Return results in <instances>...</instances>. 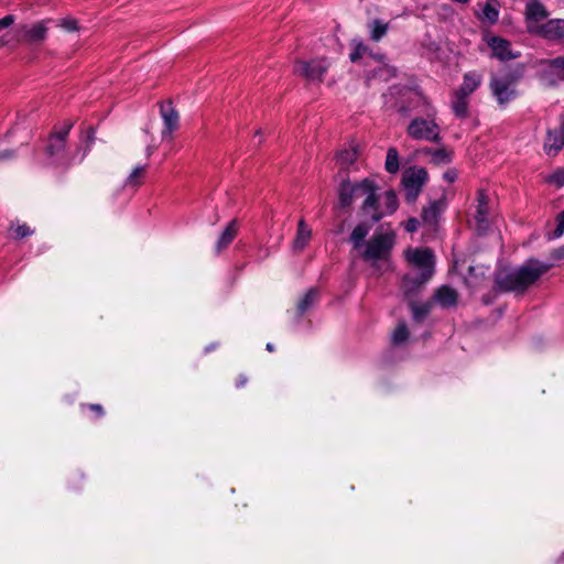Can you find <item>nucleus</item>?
Returning <instances> with one entry per match:
<instances>
[{"label":"nucleus","instance_id":"nucleus-1","mask_svg":"<svg viewBox=\"0 0 564 564\" xmlns=\"http://www.w3.org/2000/svg\"><path fill=\"white\" fill-rule=\"evenodd\" d=\"M550 269L551 264L530 258L520 267L499 269L495 283L500 291L524 293Z\"/></svg>","mask_w":564,"mask_h":564},{"label":"nucleus","instance_id":"nucleus-2","mask_svg":"<svg viewBox=\"0 0 564 564\" xmlns=\"http://www.w3.org/2000/svg\"><path fill=\"white\" fill-rule=\"evenodd\" d=\"M376 189L375 183L368 178L359 183H351L348 178L343 177L338 186V203L336 207L343 209L348 208L356 198L365 196L361 210L365 214L372 212L371 219L373 223H377L383 217V214L378 209L379 203Z\"/></svg>","mask_w":564,"mask_h":564},{"label":"nucleus","instance_id":"nucleus-3","mask_svg":"<svg viewBox=\"0 0 564 564\" xmlns=\"http://www.w3.org/2000/svg\"><path fill=\"white\" fill-rule=\"evenodd\" d=\"M406 260L416 273H408L402 282V289L406 297L425 284L434 274V254L429 248L408 249L405 252Z\"/></svg>","mask_w":564,"mask_h":564},{"label":"nucleus","instance_id":"nucleus-4","mask_svg":"<svg viewBox=\"0 0 564 564\" xmlns=\"http://www.w3.org/2000/svg\"><path fill=\"white\" fill-rule=\"evenodd\" d=\"M72 128L73 122L66 121L62 127L55 128L50 134L44 148V154L48 165L67 167L72 164L73 156L68 152L66 143Z\"/></svg>","mask_w":564,"mask_h":564},{"label":"nucleus","instance_id":"nucleus-5","mask_svg":"<svg viewBox=\"0 0 564 564\" xmlns=\"http://www.w3.org/2000/svg\"><path fill=\"white\" fill-rule=\"evenodd\" d=\"M521 74L519 72H507L500 75L492 74L489 83L491 94L499 106L505 107L518 96L516 88Z\"/></svg>","mask_w":564,"mask_h":564},{"label":"nucleus","instance_id":"nucleus-6","mask_svg":"<svg viewBox=\"0 0 564 564\" xmlns=\"http://www.w3.org/2000/svg\"><path fill=\"white\" fill-rule=\"evenodd\" d=\"M395 242L393 231L376 232L365 245L362 258L366 261L386 260Z\"/></svg>","mask_w":564,"mask_h":564},{"label":"nucleus","instance_id":"nucleus-7","mask_svg":"<svg viewBox=\"0 0 564 564\" xmlns=\"http://www.w3.org/2000/svg\"><path fill=\"white\" fill-rule=\"evenodd\" d=\"M427 180L429 174L424 167L412 166L403 172L401 183L404 189V199L408 204L416 202Z\"/></svg>","mask_w":564,"mask_h":564},{"label":"nucleus","instance_id":"nucleus-8","mask_svg":"<svg viewBox=\"0 0 564 564\" xmlns=\"http://www.w3.org/2000/svg\"><path fill=\"white\" fill-rule=\"evenodd\" d=\"M408 133L415 140L438 141L440 129L433 120L415 118L410 122Z\"/></svg>","mask_w":564,"mask_h":564},{"label":"nucleus","instance_id":"nucleus-9","mask_svg":"<svg viewBox=\"0 0 564 564\" xmlns=\"http://www.w3.org/2000/svg\"><path fill=\"white\" fill-rule=\"evenodd\" d=\"M329 63L326 59L297 61L294 66L295 74L311 82H321L327 72Z\"/></svg>","mask_w":564,"mask_h":564},{"label":"nucleus","instance_id":"nucleus-10","mask_svg":"<svg viewBox=\"0 0 564 564\" xmlns=\"http://www.w3.org/2000/svg\"><path fill=\"white\" fill-rule=\"evenodd\" d=\"M160 112L164 122L162 138H166L178 128V112L173 108L172 101L170 100L165 104H161Z\"/></svg>","mask_w":564,"mask_h":564},{"label":"nucleus","instance_id":"nucleus-11","mask_svg":"<svg viewBox=\"0 0 564 564\" xmlns=\"http://www.w3.org/2000/svg\"><path fill=\"white\" fill-rule=\"evenodd\" d=\"M564 147V121L555 130H549L544 141V150L549 155H555Z\"/></svg>","mask_w":564,"mask_h":564},{"label":"nucleus","instance_id":"nucleus-12","mask_svg":"<svg viewBox=\"0 0 564 564\" xmlns=\"http://www.w3.org/2000/svg\"><path fill=\"white\" fill-rule=\"evenodd\" d=\"M489 46L492 51V55L501 61L519 57V54L512 53L510 50V43L501 37H491Z\"/></svg>","mask_w":564,"mask_h":564},{"label":"nucleus","instance_id":"nucleus-13","mask_svg":"<svg viewBox=\"0 0 564 564\" xmlns=\"http://www.w3.org/2000/svg\"><path fill=\"white\" fill-rule=\"evenodd\" d=\"M434 300L444 308L454 307L458 301V293L448 285H443L436 290Z\"/></svg>","mask_w":564,"mask_h":564},{"label":"nucleus","instance_id":"nucleus-14","mask_svg":"<svg viewBox=\"0 0 564 564\" xmlns=\"http://www.w3.org/2000/svg\"><path fill=\"white\" fill-rule=\"evenodd\" d=\"M541 33L544 37L550 40L564 37V20L554 19L547 21L541 26Z\"/></svg>","mask_w":564,"mask_h":564},{"label":"nucleus","instance_id":"nucleus-15","mask_svg":"<svg viewBox=\"0 0 564 564\" xmlns=\"http://www.w3.org/2000/svg\"><path fill=\"white\" fill-rule=\"evenodd\" d=\"M481 82V74L477 72H468L464 75L463 83L456 91L469 96L480 86Z\"/></svg>","mask_w":564,"mask_h":564},{"label":"nucleus","instance_id":"nucleus-16","mask_svg":"<svg viewBox=\"0 0 564 564\" xmlns=\"http://www.w3.org/2000/svg\"><path fill=\"white\" fill-rule=\"evenodd\" d=\"M238 232V221L237 219H232L226 227V229L219 236L216 242V251L220 252L223 249L227 248Z\"/></svg>","mask_w":564,"mask_h":564},{"label":"nucleus","instance_id":"nucleus-17","mask_svg":"<svg viewBox=\"0 0 564 564\" xmlns=\"http://www.w3.org/2000/svg\"><path fill=\"white\" fill-rule=\"evenodd\" d=\"M336 158L340 169H347L356 162L358 158V147L355 143H350L347 148L340 150Z\"/></svg>","mask_w":564,"mask_h":564},{"label":"nucleus","instance_id":"nucleus-18","mask_svg":"<svg viewBox=\"0 0 564 564\" xmlns=\"http://www.w3.org/2000/svg\"><path fill=\"white\" fill-rule=\"evenodd\" d=\"M443 210L444 203L442 200H434L423 208L422 219L425 224L435 225Z\"/></svg>","mask_w":564,"mask_h":564},{"label":"nucleus","instance_id":"nucleus-19","mask_svg":"<svg viewBox=\"0 0 564 564\" xmlns=\"http://www.w3.org/2000/svg\"><path fill=\"white\" fill-rule=\"evenodd\" d=\"M312 236L311 229L306 226L305 221L301 219L297 225L296 237L293 242L295 250H303L308 243Z\"/></svg>","mask_w":564,"mask_h":564},{"label":"nucleus","instance_id":"nucleus-20","mask_svg":"<svg viewBox=\"0 0 564 564\" xmlns=\"http://www.w3.org/2000/svg\"><path fill=\"white\" fill-rule=\"evenodd\" d=\"M46 31H47V29L44 25V23L39 22L31 28L25 26L23 36H24L25 41L31 42V43H36V42H41L45 39Z\"/></svg>","mask_w":564,"mask_h":564},{"label":"nucleus","instance_id":"nucleus-21","mask_svg":"<svg viewBox=\"0 0 564 564\" xmlns=\"http://www.w3.org/2000/svg\"><path fill=\"white\" fill-rule=\"evenodd\" d=\"M525 14L529 21L540 22L547 17V12L539 1H531L527 4Z\"/></svg>","mask_w":564,"mask_h":564},{"label":"nucleus","instance_id":"nucleus-22","mask_svg":"<svg viewBox=\"0 0 564 564\" xmlns=\"http://www.w3.org/2000/svg\"><path fill=\"white\" fill-rule=\"evenodd\" d=\"M487 196L482 191H480L478 194V207L476 214V220L479 229H485L487 227Z\"/></svg>","mask_w":564,"mask_h":564},{"label":"nucleus","instance_id":"nucleus-23","mask_svg":"<svg viewBox=\"0 0 564 564\" xmlns=\"http://www.w3.org/2000/svg\"><path fill=\"white\" fill-rule=\"evenodd\" d=\"M370 39L375 42H379L388 32L389 23L382 20L375 19L368 23Z\"/></svg>","mask_w":564,"mask_h":564},{"label":"nucleus","instance_id":"nucleus-24","mask_svg":"<svg viewBox=\"0 0 564 564\" xmlns=\"http://www.w3.org/2000/svg\"><path fill=\"white\" fill-rule=\"evenodd\" d=\"M370 229L371 225H368L367 223H360L354 228L350 235V241L355 249H358L362 246V241L369 234Z\"/></svg>","mask_w":564,"mask_h":564},{"label":"nucleus","instance_id":"nucleus-25","mask_svg":"<svg viewBox=\"0 0 564 564\" xmlns=\"http://www.w3.org/2000/svg\"><path fill=\"white\" fill-rule=\"evenodd\" d=\"M352 45H354V51L350 53V61L356 63L357 61H359L362 56L369 54L371 57L373 58H378L379 61H383L384 56L383 55H373L368 46H366L361 41H356L354 40L352 41Z\"/></svg>","mask_w":564,"mask_h":564},{"label":"nucleus","instance_id":"nucleus-26","mask_svg":"<svg viewBox=\"0 0 564 564\" xmlns=\"http://www.w3.org/2000/svg\"><path fill=\"white\" fill-rule=\"evenodd\" d=\"M452 108L456 116L466 117L468 110V96L455 91L452 100Z\"/></svg>","mask_w":564,"mask_h":564},{"label":"nucleus","instance_id":"nucleus-27","mask_svg":"<svg viewBox=\"0 0 564 564\" xmlns=\"http://www.w3.org/2000/svg\"><path fill=\"white\" fill-rule=\"evenodd\" d=\"M318 300V290L310 289L304 297L297 304V311L300 314H304L308 308H311Z\"/></svg>","mask_w":564,"mask_h":564},{"label":"nucleus","instance_id":"nucleus-28","mask_svg":"<svg viewBox=\"0 0 564 564\" xmlns=\"http://www.w3.org/2000/svg\"><path fill=\"white\" fill-rule=\"evenodd\" d=\"M410 307L412 311V316L415 322H422L431 312L432 303L426 302L423 304H416L413 301H410Z\"/></svg>","mask_w":564,"mask_h":564},{"label":"nucleus","instance_id":"nucleus-29","mask_svg":"<svg viewBox=\"0 0 564 564\" xmlns=\"http://www.w3.org/2000/svg\"><path fill=\"white\" fill-rule=\"evenodd\" d=\"M147 165L135 166L126 180V185L130 187H138L142 183Z\"/></svg>","mask_w":564,"mask_h":564},{"label":"nucleus","instance_id":"nucleus-30","mask_svg":"<svg viewBox=\"0 0 564 564\" xmlns=\"http://www.w3.org/2000/svg\"><path fill=\"white\" fill-rule=\"evenodd\" d=\"M386 170L389 173L399 171V153L395 148H389L387 151Z\"/></svg>","mask_w":564,"mask_h":564},{"label":"nucleus","instance_id":"nucleus-31","mask_svg":"<svg viewBox=\"0 0 564 564\" xmlns=\"http://www.w3.org/2000/svg\"><path fill=\"white\" fill-rule=\"evenodd\" d=\"M383 204L386 207V212H381L383 216L393 214L399 206L397 194L393 191H387L383 195Z\"/></svg>","mask_w":564,"mask_h":564},{"label":"nucleus","instance_id":"nucleus-32","mask_svg":"<svg viewBox=\"0 0 564 564\" xmlns=\"http://www.w3.org/2000/svg\"><path fill=\"white\" fill-rule=\"evenodd\" d=\"M426 153H430L432 155V161L435 164H446L452 161V155L448 151L444 149H437V150H427Z\"/></svg>","mask_w":564,"mask_h":564},{"label":"nucleus","instance_id":"nucleus-33","mask_svg":"<svg viewBox=\"0 0 564 564\" xmlns=\"http://www.w3.org/2000/svg\"><path fill=\"white\" fill-rule=\"evenodd\" d=\"M397 75L394 67L383 63L373 74V77H379L383 80H388Z\"/></svg>","mask_w":564,"mask_h":564},{"label":"nucleus","instance_id":"nucleus-34","mask_svg":"<svg viewBox=\"0 0 564 564\" xmlns=\"http://www.w3.org/2000/svg\"><path fill=\"white\" fill-rule=\"evenodd\" d=\"M409 337V330L406 328L405 324H399L395 330L392 334V341L393 344H402L404 343Z\"/></svg>","mask_w":564,"mask_h":564},{"label":"nucleus","instance_id":"nucleus-35","mask_svg":"<svg viewBox=\"0 0 564 564\" xmlns=\"http://www.w3.org/2000/svg\"><path fill=\"white\" fill-rule=\"evenodd\" d=\"M551 66L556 73V75L564 79V56L552 59Z\"/></svg>","mask_w":564,"mask_h":564},{"label":"nucleus","instance_id":"nucleus-36","mask_svg":"<svg viewBox=\"0 0 564 564\" xmlns=\"http://www.w3.org/2000/svg\"><path fill=\"white\" fill-rule=\"evenodd\" d=\"M547 181L557 187L564 186V170H557L549 176Z\"/></svg>","mask_w":564,"mask_h":564},{"label":"nucleus","instance_id":"nucleus-37","mask_svg":"<svg viewBox=\"0 0 564 564\" xmlns=\"http://www.w3.org/2000/svg\"><path fill=\"white\" fill-rule=\"evenodd\" d=\"M13 230H14V237L18 239L25 238L32 234V230L25 224L18 225Z\"/></svg>","mask_w":564,"mask_h":564},{"label":"nucleus","instance_id":"nucleus-38","mask_svg":"<svg viewBox=\"0 0 564 564\" xmlns=\"http://www.w3.org/2000/svg\"><path fill=\"white\" fill-rule=\"evenodd\" d=\"M482 13L486 19H488L490 22H496L498 19V10H496L494 7H491L489 3H487L482 10Z\"/></svg>","mask_w":564,"mask_h":564},{"label":"nucleus","instance_id":"nucleus-39","mask_svg":"<svg viewBox=\"0 0 564 564\" xmlns=\"http://www.w3.org/2000/svg\"><path fill=\"white\" fill-rule=\"evenodd\" d=\"M556 221L557 225L554 230V237L560 238L564 234V210L557 215Z\"/></svg>","mask_w":564,"mask_h":564},{"label":"nucleus","instance_id":"nucleus-40","mask_svg":"<svg viewBox=\"0 0 564 564\" xmlns=\"http://www.w3.org/2000/svg\"><path fill=\"white\" fill-rule=\"evenodd\" d=\"M61 25L68 32H73L78 29L77 21L74 19H64L62 20Z\"/></svg>","mask_w":564,"mask_h":564},{"label":"nucleus","instance_id":"nucleus-41","mask_svg":"<svg viewBox=\"0 0 564 564\" xmlns=\"http://www.w3.org/2000/svg\"><path fill=\"white\" fill-rule=\"evenodd\" d=\"M419 220L416 218H410L405 224V230L409 232H414L419 228Z\"/></svg>","mask_w":564,"mask_h":564},{"label":"nucleus","instance_id":"nucleus-42","mask_svg":"<svg viewBox=\"0 0 564 564\" xmlns=\"http://www.w3.org/2000/svg\"><path fill=\"white\" fill-rule=\"evenodd\" d=\"M443 177L445 181H447L448 183H453L457 180L458 177V174L456 172V170H448L446 171L444 174H443Z\"/></svg>","mask_w":564,"mask_h":564},{"label":"nucleus","instance_id":"nucleus-43","mask_svg":"<svg viewBox=\"0 0 564 564\" xmlns=\"http://www.w3.org/2000/svg\"><path fill=\"white\" fill-rule=\"evenodd\" d=\"M14 22L13 15H6L4 18L0 19V31L10 26Z\"/></svg>","mask_w":564,"mask_h":564},{"label":"nucleus","instance_id":"nucleus-44","mask_svg":"<svg viewBox=\"0 0 564 564\" xmlns=\"http://www.w3.org/2000/svg\"><path fill=\"white\" fill-rule=\"evenodd\" d=\"M13 155H14V152L11 150L2 151V152H0V161L11 159V158H13Z\"/></svg>","mask_w":564,"mask_h":564},{"label":"nucleus","instance_id":"nucleus-45","mask_svg":"<svg viewBox=\"0 0 564 564\" xmlns=\"http://www.w3.org/2000/svg\"><path fill=\"white\" fill-rule=\"evenodd\" d=\"M89 408L97 413L98 416L104 415V409L100 404H90Z\"/></svg>","mask_w":564,"mask_h":564},{"label":"nucleus","instance_id":"nucleus-46","mask_svg":"<svg viewBox=\"0 0 564 564\" xmlns=\"http://www.w3.org/2000/svg\"><path fill=\"white\" fill-rule=\"evenodd\" d=\"M554 258L556 260H561V259H564V246L558 248L557 250H555L554 252Z\"/></svg>","mask_w":564,"mask_h":564},{"label":"nucleus","instance_id":"nucleus-47","mask_svg":"<svg viewBox=\"0 0 564 564\" xmlns=\"http://www.w3.org/2000/svg\"><path fill=\"white\" fill-rule=\"evenodd\" d=\"M247 380H248V379H247V377H246V376L240 375V376H239V378H238V380H237L236 386H237L238 388H241V387H243V386L247 383Z\"/></svg>","mask_w":564,"mask_h":564},{"label":"nucleus","instance_id":"nucleus-48","mask_svg":"<svg viewBox=\"0 0 564 564\" xmlns=\"http://www.w3.org/2000/svg\"><path fill=\"white\" fill-rule=\"evenodd\" d=\"M154 150H155V147H154V145H148V147H147V149H145V154H147V156H148V158H149V156H151V155H152V153L154 152Z\"/></svg>","mask_w":564,"mask_h":564},{"label":"nucleus","instance_id":"nucleus-49","mask_svg":"<svg viewBox=\"0 0 564 564\" xmlns=\"http://www.w3.org/2000/svg\"><path fill=\"white\" fill-rule=\"evenodd\" d=\"M267 350H268V351H270V352H272V351L274 350V346H273V344L268 343V344H267Z\"/></svg>","mask_w":564,"mask_h":564}]
</instances>
